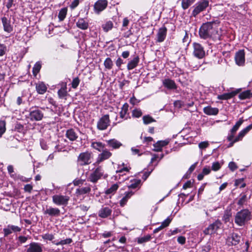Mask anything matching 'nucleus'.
I'll return each instance as SVG.
<instances>
[{
	"instance_id": "nucleus-1",
	"label": "nucleus",
	"mask_w": 252,
	"mask_h": 252,
	"mask_svg": "<svg viewBox=\"0 0 252 252\" xmlns=\"http://www.w3.org/2000/svg\"><path fill=\"white\" fill-rule=\"evenodd\" d=\"M215 21L203 23L199 30L200 38L203 39L212 38L213 40H220V34L218 29L214 27Z\"/></svg>"
},
{
	"instance_id": "nucleus-2",
	"label": "nucleus",
	"mask_w": 252,
	"mask_h": 252,
	"mask_svg": "<svg viewBox=\"0 0 252 252\" xmlns=\"http://www.w3.org/2000/svg\"><path fill=\"white\" fill-rule=\"evenodd\" d=\"M252 218V212L248 209H243L236 213L234 222L239 226H244L251 220Z\"/></svg>"
},
{
	"instance_id": "nucleus-3",
	"label": "nucleus",
	"mask_w": 252,
	"mask_h": 252,
	"mask_svg": "<svg viewBox=\"0 0 252 252\" xmlns=\"http://www.w3.org/2000/svg\"><path fill=\"white\" fill-rule=\"evenodd\" d=\"M44 113L39 107L35 106L29 109V114L28 118L31 121H40L42 120Z\"/></svg>"
},
{
	"instance_id": "nucleus-4",
	"label": "nucleus",
	"mask_w": 252,
	"mask_h": 252,
	"mask_svg": "<svg viewBox=\"0 0 252 252\" xmlns=\"http://www.w3.org/2000/svg\"><path fill=\"white\" fill-rule=\"evenodd\" d=\"M209 1L208 0H201L197 2L193 6V9L191 13V17H196L200 13L205 10L208 7Z\"/></svg>"
},
{
	"instance_id": "nucleus-5",
	"label": "nucleus",
	"mask_w": 252,
	"mask_h": 252,
	"mask_svg": "<svg viewBox=\"0 0 252 252\" xmlns=\"http://www.w3.org/2000/svg\"><path fill=\"white\" fill-rule=\"evenodd\" d=\"M70 200V197L62 194H55L52 196L53 202L57 206H66Z\"/></svg>"
},
{
	"instance_id": "nucleus-6",
	"label": "nucleus",
	"mask_w": 252,
	"mask_h": 252,
	"mask_svg": "<svg viewBox=\"0 0 252 252\" xmlns=\"http://www.w3.org/2000/svg\"><path fill=\"white\" fill-rule=\"evenodd\" d=\"M92 153L89 152L80 154L77 158L78 164L80 166L89 165L92 162Z\"/></svg>"
},
{
	"instance_id": "nucleus-7",
	"label": "nucleus",
	"mask_w": 252,
	"mask_h": 252,
	"mask_svg": "<svg viewBox=\"0 0 252 252\" xmlns=\"http://www.w3.org/2000/svg\"><path fill=\"white\" fill-rule=\"evenodd\" d=\"M221 225L222 223L221 221L218 220L206 228L203 231L205 235H211L215 233L221 227Z\"/></svg>"
},
{
	"instance_id": "nucleus-8",
	"label": "nucleus",
	"mask_w": 252,
	"mask_h": 252,
	"mask_svg": "<svg viewBox=\"0 0 252 252\" xmlns=\"http://www.w3.org/2000/svg\"><path fill=\"white\" fill-rule=\"evenodd\" d=\"M103 171L102 168L99 166L96 168L94 171L91 173L88 180L93 183H96L102 176Z\"/></svg>"
},
{
	"instance_id": "nucleus-9",
	"label": "nucleus",
	"mask_w": 252,
	"mask_h": 252,
	"mask_svg": "<svg viewBox=\"0 0 252 252\" xmlns=\"http://www.w3.org/2000/svg\"><path fill=\"white\" fill-rule=\"evenodd\" d=\"M110 123L109 115H104L97 122V128L100 130H105L109 126Z\"/></svg>"
},
{
	"instance_id": "nucleus-10",
	"label": "nucleus",
	"mask_w": 252,
	"mask_h": 252,
	"mask_svg": "<svg viewBox=\"0 0 252 252\" xmlns=\"http://www.w3.org/2000/svg\"><path fill=\"white\" fill-rule=\"evenodd\" d=\"M193 55L198 58L202 59L205 56V51L202 46L198 43H193Z\"/></svg>"
},
{
	"instance_id": "nucleus-11",
	"label": "nucleus",
	"mask_w": 252,
	"mask_h": 252,
	"mask_svg": "<svg viewBox=\"0 0 252 252\" xmlns=\"http://www.w3.org/2000/svg\"><path fill=\"white\" fill-rule=\"evenodd\" d=\"M235 61L237 65L243 66L245 63V53L244 50H240L235 53Z\"/></svg>"
},
{
	"instance_id": "nucleus-12",
	"label": "nucleus",
	"mask_w": 252,
	"mask_h": 252,
	"mask_svg": "<svg viewBox=\"0 0 252 252\" xmlns=\"http://www.w3.org/2000/svg\"><path fill=\"white\" fill-rule=\"evenodd\" d=\"M241 237L237 233H233L226 239V243L228 246H236L240 241Z\"/></svg>"
},
{
	"instance_id": "nucleus-13",
	"label": "nucleus",
	"mask_w": 252,
	"mask_h": 252,
	"mask_svg": "<svg viewBox=\"0 0 252 252\" xmlns=\"http://www.w3.org/2000/svg\"><path fill=\"white\" fill-rule=\"evenodd\" d=\"M108 1L107 0H98L94 4V10L96 13L99 14L104 10L107 6Z\"/></svg>"
},
{
	"instance_id": "nucleus-14",
	"label": "nucleus",
	"mask_w": 252,
	"mask_h": 252,
	"mask_svg": "<svg viewBox=\"0 0 252 252\" xmlns=\"http://www.w3.org/2000/svg\"><path fill=\"white\" fill-rule=\"evenodd\" d=\"M251 197V195L248 196L246 192H242L237 198V204L241 207L247 205Z\"/></svg>"
},
{
	"instance_id": "nucleus-15",
	"label": "nucleus",
	"mask_w": 252,
	"mask_h": 252,
	"mask_svg": "<svg viewBox=\"0 0 252 252\" xmlns=\"http://www.w3.org/2000/svg\"><path fill=\"white\" fill-rule=\"evenodd\" d=\"M80 132L78 129L70 128L67 129L65 132V136L71 141L77 140L79 135L78 133Z\"/></svg>"
},
{
	"instance_id": "nucleus-16",
	"label": "nucleus",
	"mask_w": 252,
	"mask_h": 252,
	"mask_svg": "<svg viewBox=\"0 0 252 252\" xmlns=\"http://www.w3.org/2000/svg\"><path fill=\"white\" fill-rule=\"evenodd\" d=\"M102 153L98 155L95 163L99 164L103 161L108 159L111 156L112 153L105 148L102 150Z\"/></svg>"
},
{
	"instance_id": "nucleus-17",
	"label": "nucleus",
	"mask_w": 252,
	"mask_h": 252,
	"mask_svg": "<svg viewBox=\"0 0 252 252\" xmlns=\"http://www.w3.org/2000/svg\"><path fill=\"white\" fill-rule=\"evenodd\" d=\"M167 28L165 26L160 28L158 30L157 34V42H162L165 40L167 34Z\"/></svg>"
},
{
	"instance_id": "nucleus-18",
	"label": "nucleus",
	"mask_w": 252,
	"mask_h": 252,
	"mask_svg": "<svg viewBox=\"0 0 252 252\" xmlns=\"http://www.w3.org/2000/svg\"><path fill=\"white\" fill-rule=\"evenodd\" d=\"M44 215H48L50 217H59L60 215V210L58 208H53L49 207L47 208L43 212Z\"/></svg>"
},
{
	"instance_id": "nucleus-19",
	"label": "nucleus",
	"mask_w": 252,
	"mask_h": 252,
	"mask_svg": "<svg viewBox=\"0 0 252 252\" xmlns=\"http://www.w3.org/2000/svg\"><path fill=\"white\" fill-rule=\"evenodd\" d=\"M85 186L79 187L76 190V194L77 195H82L90 193L91 190V185L87 183L85 184Z\"/></svg>"
},
{
	"instance_id": "nucleus-20",
	"label": "nucleus",
	"mask_w": 252,
	"mask_h": 252,
	"mask_svg": "<svg viewBox=\"0 0 252 252\" xmlns=\"http://www.w3.org/2000/svg\"><path fill=\"white\" fill-rule=\"evenodd\" d=\"M140 61V58L138 56H135L133 58L127 63V69L128 70H132L135 68L138 64Z\"/></svg>"
},
{
	"instance_id": "nucleus-21",
	"label": "nucleus",
	"mask_w": 252,
	"mask_h": 252,
	"mask_svg": "<svg viewBox=\"0 0 252 252\" xmlns=\"http://www.w3.org/2000/svg\"><path fill=\"white\" fill-rule=\"evenodd\" d=\"M42 249L40 244L37 243H31L27 249V252H42Z\"/></svg>"
},
{
	"instance_id": "nucleus-22",
	"label": "nucleus",
	"mask_w": 252,
	"mask_h": 252,
	"mask_svg": "<svg viewBox=\"0 0 252 252\" xmlns=\"http://www.w3.org/2000/svg\"><path fill=\"white\" fill-rule=\"evenodd\" d=\"M162 84L164 87L169 90L176 89L177 86L174 81L170 79H165L162 81Z\"/></svg>"
},
{
	"instance_id": "nucleus-23",
	"label": "nucleus",
	"mask_w": 252,
	"mask_h": 252,
	"mask_svg": "<svg viewBox=\"0 0 252 252\" xmlns=\"http://www.w3.org/2000/svg\"><path fill=\"white\" fill-rule=\"evenodd\" d=\"M1 21L4 31L8 33L11 32L13 30V27L11 24L10 20H8L6 17H3L1 19Z\"/></svg>"
},
{
	"instance_id": "nucleus-24",
	"label": "nucleus",
	"mask_w": 252,
	"mask_h": 252,
	"mask_svg": "<svg viewBox=\"0 0 252 252\" xmlns=\"http://www.w3.org/2000/svg\"><path fill=\"white\" fill-rule=\"evenodd\" d=\"M112 210L108 207L101 208L98 212V216L101 218H106L110 216Z\"/></svg>"
},
{
	"instance_id": "nucleus-25",
	"label": "nucleus",
	"mask_w": 252,
	"mask_h": 252,
	"mask_svg": "<svg viewBox=\"0 0 252 252\" xmlns=\"http://www.w3.org/2000/svg\"><path fill=\"white\" fill-rule=\"evenodd\" d=\"M107 145L112 149H117L119 148L122 144L115 139H112L106 141Z\"/></svg>"
},
{
	"instance_id": "nucleus-26",
	"label": "nucleus",
	"mask_w": 252,
	"mask_h": 252,
	"mask_svg": "<svg viewBox=\"0 0 252 252\" xmlns=\"http://www.w3.org/2000/svg\"><path fill=\"white\" fill-rule=\"evenodd\" d=\"M219 109L216 107H212L211 106L205 107L203 108V112L208 115H216L219 113Z\"/></svg>"
},
{
	"instance_id": "nucleus-27",
	"label": "nucleus",
	"mask_w": 252,
	"mask_h": 252,
	"mask_svg": "<svg viewBox=\"0 0 252 252\" xmlns=\"http://www.w3.org/2000/svg\"><path fill=\"white\" fill-rule=\"evenodd\" d=\"M252 129V124H251L240 131L238 136L235 138V141H239V140H241L243 137Z\"/></svg>"
},
{
	"instance_id": "nucleus-28",
	"label": "nucleus",
	"mask_w": 252,
	"mask_h": 252,
	"mask_svg": "<svg viewBox=\"0 0 252 252\" xmlns=\"http://www.w3.org/2000/svg\"><path fill=\"white\" fill-rule=\"evenodd\" d=\"M169 143L168 140L158 141L154 144L155 148L154 150L156 152H160L162 150V148L167 145Z\"/></svg>"
},
{
	"instance_id": "nucleus-29",
	"label": "nucleus",
	"mask_w": 252,
	"mask_h": 252,
	"mask_svg": "<svg viewBox=\"0 0 252 252\" xmlns=\"http://www.w3.org/2000/svg\"><path fill=\"white\" fill-rule=\"evenodd\" d=\"M36 91L39 94H44L47 91V87L45 85V84L42 82H40L36 84Z\"/></svg>"
},
{
	"instance_id": "nucleus-30",
	"label": "nucleus",
	"mask_w": 252,
	"mask_h": 252,
	"mask_svg": "<svg viewBox=\"0 0 252 252\" xmlns=\"http://www.w3.org/2000/svg\"><path fill=\"white\" fill-rule=\"evenodd\" d=\"M76 26L79 29L83 30L88 29L89 27V23L86 22L84 19L80 18L76 23Z\"/></svg>"
},
{
	"instance_id": "nucleus-31",
	"label": "nucleus",
	"mask_w": 252,
	"mask_h": 252,
	"mask_svg": "<svg viewBox=\"0 0 252 252\" xmlns=\"http://www.w3.org/2000/svg\"><path fill=\"white\" fill-rule=\"evenodd\" d=\"M237 93L235 91L228 93H224L222 94L219 95L218 96V98L220 100H227L235 96Z\"/></svg>"
},
{
	"instance_id": "nucleus-32",
	"label": "nucleus",
	"mask_w": 252,
	"mask_h": 252,
	"mask_svg": "<svg viewBox=\"0 0 252 252\" xmlns=\"http://www.w3.org/2000/svg\"><path fill=\"white\" fill-rule=\"evenodd\" d=\"M67 87L66 85H65L64 86L62 87L58 92V94L59 97L61 99H66V97L68 95V94L67 91Z\"/></svg>"
},
{
	"instance_id": "nucleus-33",
	"label": "nucleus",
	"mask_w": 252,
	"mask_h": 252,
	"mask_svg": "<svg viewBox=\"0 0 252 252\" xmlns=\"http://www.w3.org/2000/svg\"><path fill=\"white\" fill-rule=\"evenodd\" d=\"M129 105L127 103H125L121 108V111L120 112V117L122 119H125V120L127 119L128 117H126V115L127 114L128 110Z\"/></svg>"
},
{
	"instance_id": "nucleus-34",
	"label": "nucleus",
	"mask_w": 252,
	"mask_h": 252,
	"mask_svg": "<svg viewBox=\"0 0 252 252\" xmlns=\"http://www.w3.org/2000/svg\"><path fill=\"white\" fill-rule=\"evenodd\" d=\"M196 0H182L181 6L184 10L187 9Z\"/></svg>"
},
{
	"instance_id": "nucleus-35",
	"label": "nucleus",
	"mask_w": 252,
	"mask_h": 252,
	"mask_svg": "<svg viewBox=\"0 0 252 252\" xmlns=\"http://www.w3.org/2000/svg\"><path fill=\"white\" fill-rule=\"evenodd\" d=\"M252 96V93L251 91L247 90L241 93L239 95V97L240 99H245L249 98Z\"/></svg>"
},
{
	"instance_id": "nucleus-36",
	"label": "nucleus",
	"mask_w": 252,
	"mask_h": 252,
	"mask_svg": "<svg viewBox=\"0 0 252 252\" xmlns=\"http://www.w3.org/2000/svg\"><path fill=\"white\" fill-rule=\"evenodd\" d=\"M67 12V8L66 7L63 8L60 10L58 15V18L60 21H63L64 20L66 17Z\"/></svg>"
},
{
	"instance_id": "nucleus-37",
	"label": "nucleus",
	"mask_w": 252,
	"mask_h": 252,
	"mask_svg": "<svg viewBox=\"0 0 252 252\" xmlns=\"http://www.w3.org/2000/svg\"><path fill=\"white\" fill-rule=\"evenodd\" d=\"M92 146L93 147V148L98 150L99 152H101L105 148V145L103 144L101 142H95L92 143Z\"/></svg>"
},
{
	"instance_id": "nucleus-38",
	"label": "nucleus",
	"mask_w": 252,
	"mask_h": 252,
	"mask_svg": "<svg viewBox=\"0 0 252 252\" xmlns=\"http://www.w3.org/2000/svg\"><path fill=\"white\" fill-rule=\"evenodd\" d=\"M104 65L106 69L110 70L113 66V63L110 58H107L104 62Z\"/></svg>"
},
{
	"instance_id": "nucleus-39",
	"label": "nucleus",
	"mask_w": 252,
	"mask_h": 252,
	"mask_svg": "<svg viewBox=\"0 0 252 252\" xmlns=\"http://www.w3.org/2000/svg\"><path fill=\"white\" fill-rule=\"evenodd\" d=\"M113 27V24L110 21L106 22L105 24L102 25V28L105 32H108L109 31L111 30Z\"/></svg>"
},
{
	"instance_id": "nucleus-40",
	"label": "nucleus",
	"mask_w": 252,
	"mask_h": 252,
	"mask_svg": "<svg viewBox=\"0 0 252 252\" xmlns=\"http://www.w3.org/2000/svg\"><path fill=\"white\" fill-rule=\"evenodd\" d=\"M244 120L242 118H240L238 122L235 124L233 127L231 129V133H235L239 129V127L243 124Z\"/></svg>"
},
{
	"instance_id": "nucleus-41",
	"label": "nucleus",
	"mask_w": 252,
	"mask_h": 252,
	"mask_svg": "<svg viewBox=\"0 0 252 252\" xmlns=\"http://www.w3.org/2000/svg\"><path fill=\"white\" fill-rule=\"evenodd\" d=\"M151 239L150 235H147L144 237L137 238V243L139 244H143L149 241Z\"/></svg>"
},
{
	"instance_id": "nucleus-42",
	"label": "nucleus",
	"mask_w": 252,
	"mask_h": 252,
	"mask_svg": "<svg viewBox=\"0 0 252 252\" xmlns=\"http://www.w3.org/2000/svg\"><path fill=\"white\" fill-rule=\"evenodd\" d=\"M118 187L119 186L117 184H114L105 191V193L106 194H113L118 189Z\"/></svg>"
},
{
	"instance_id": "nucleus-43",
	"label": "nucleus",
	"mask_w": 252,
	"mask_h": 252,
	"mask_svg": "<svg viewBox=\"0 0 252 252\" xmlns=\"http://www.w3.org/2000/svg\"><path fill=\"white\" fill-rule=\"evenodd\" d=\"M232 216V213L230 210H226L224 212V214L222 217V220L225 222L229 221L230 219Z\"/></svg>"
},
{
	"instance_id": "nucleus-44",
	"label": "nucleus",
	"mask_w": 252,
	"mask_h": 252,
	"mask_svg": "<svg viewBox=\"0 0 252 252\" xmlns=\"http://www.w3.org/2000/svg\"><path fill=\"white\" fill-rule=\"evenodd\" d=\"M244 178H240L235 180L234 185L236 187L240 186V188H244L246 186V184L244 182Z\"/></svg>"
},
{
	"instance_id": "nucleus-45",
	"label": "nucleus",
	"mask_w": 252,
	"mask_h": 252,
	"mask_svg": "<svg viewBox=\"0 0 252 252\" xmlns=\"http://www.w3.org/2000/svg\"><path fill=\"white\" fill-rule=\"evenodd\" d=\"M72 240L71 238H67L65 240H63L57 242L56 241H54L53 242L54 244H55L56 245H65V244H69L71 243H72Z\"/></svg>"
},
{
	"instance_id": "nucleus-46",
	"label": "nucleus",
	"mask_w": 252,
	"mask_h": 252,
	"mask_svg": "<svg viewBox=\"0 0 252 252\" xmlns=\"http://www.w3.org/2000/svg\"><path fill=\"white\" fill-rule=\"evenodd\" d=\"M41 67V65L40 62H36L32 68V73L34 76L39 72Z\"/></svg>"
},
{
	"instance_id": "nucleus-47",
	"label": "nucleus",
	"mask_w": 252,
	"mask_h": 252,
	"mask_svg": "<svg viewBox=\"0 0 252 252\" xmlns=\"http://www.w3.org/2000/svg\"><path fill=\"white\" fill-rule=\"evenodd\" d=\"M143 120L144 124L145 125L156 122V120L149 115L144 116L143 117Z\"/></svg>"
},
{
	"instance_id": "nucleus-48",
	"label": "nucleus",
	"mask_w": 252,
	"mask_h": 252,
	"mask_svg": "<svg viewBox=\"0 0 252 252\" xmlns=\"http://www.w3.org/2000/svg\"><path fill=\"white\" fill-rule=\"evenodd\" d=\"M7 170L8 173L10 174V176L13 178H20V176H17L16 174H12L14 172L13 167L11 165H9L7 167Z\"/></svg>"
},
{
	"instance_id": "nucleus-49",
	"label": "nucleus",
	"mask_w": 252,
	"mask_h": 252,
	"mask_svg": "<svg viewBox=\"0 0 252 252\" xmlns=\"http://www.w3.org/2000/svg\"><path fill=\"white\" fill-rule=\"evenodd\" d=\"M142 115V112L139 109H135L132 112V116L134 118H139Z\"/></svg>"
},
{
	"instance_id": "nucleus-50",
	"label": "nucleus",
	"mask_w": 252,
	"mask_h": 252,
	"mask_svg": "<svg viewBox=\"0 0 252 252\" xmlns=\"http://www.w3.org/2000/svg\"><path fill=\"white\" fill-rule=\"evenodd\" d=\"M80 80L78 77L73 78L71 82L72 88L73 89L77 88L80 83Z\"/></svg>"
},
{
	"instance_id": "nucleus-51",
	"label": "nucleus",
	"mask_w": 252,
	"mask_h": 252,
	"mask_svg": "<svg viewBox=\"0 0 252 252\" xmlns=\"http://www.w3.org/2000/svg\"><path fill=\"white\" fill-rule=\"evenodd\" d=\"M141 183L140 180H136L133 181L130 185L128 186L129 189H136L137 188Z\"/></svg>"
},
{
	"instance_id": "nucleus-52",
	"label": "nucleus",
	"mask_w": 252,
	"mask_h": 252,
	"mask_svg": "<svg viewBox=\"0 0 252 252\" xmlns=\"http://www.w3.org/2000/svg\"><path fill=\"white\" fill-rule=\"evenodd\" d=\"M221 166V164L219 162H215L212 163V169L214 171L219 170Z\"/></svg>"
},
{
	"instance_id": "nucleus-53",
	"label": "nucleus",
	"mask_w": 252,
	"mask_h": 252,
	"mask_svg": "<svg viewBox=\"0 0 252 252\" xmlns=\"http://www.w3.org/2000/svg\"><path fill=\"white\" fill-rule=\"evenodd\" d=\"M211 250V246L210 244L207 243L205 245L201 247L200 252H209Z\"/></svg>"
},
{
	"instance_id": "nucleus-54",
	"label": "nucleus",
	"mask_w": 252,
	"mask_h": 252,
	"mask_svg": "<svg viewBox=\"0 0 252 252\" xmlns=\"http://www.w3.org/2000/svg\"><path fill=\"white\" fill-rule=\"evenodd\" d=\"M85 181V180L83 179H75L73 181V183L74 186L80 187V186L84 184Z\"/></svg>"
},
{
	"instance_id": "nucleus-55",
	"label": "nucleus",
	"mask_w": 252,
	"mask_h": 252,
	"mask_svg": "<svg viewBox=\"0 0 252 252\" xmlns=\"http://www.w3.org/2000/svg\"><path fill=\"white\" fill-rule=\"evenodd\" d=\"M3 232H4V236L5 237H8L9 235L11 234L12 233V231L11 229H10V227L9 226V225L7 226V227L4 228L3 229Z\"/></svg>"
},
{
	"instance_id": "nucleus-56",
	"label": "nucleus",
	"mask_w": 252,
	"mask_h": 252,
	"mask_svg": "<svg viewBox=\"0 0 252 252\" xmlns=\"http://www.w3.org/2000/svg\"><path fill=\"white\" fill-rule=\"evenodd\" d=\"M42 237L44 240H48L50 241H52L54 239V236L53 234L46 233L42 236Z\"/></svg>"
},
{
	"instance_id": "nucleus-57",
	"label": "nucleus",
	"mask_w": 252,
	"mask_h": 252,
	"mask_svg": "<svg viewBox=\"0 0 252 252\" xmlns=\"http://www.w3.org/2000/svg\"><path fill=\"white\" fill-rule=\"evenodd\" d=\"M171 220L172 219L170 218V217H168L161 223V225L162 226L163 228L168 226L169 225L170 223L171 222Z\"/></svg>"
},
{
	"instance_id": "nucleus-58",
	"label": "nucleus",
	"mask_w": 252,
	"mask_h": 252,
	"mask_svg": "<svg viewBox=\"0 0 252 252\" xmlns=\"http://www.w3.org/2000/svg\"><path fill=\"white\" fill-rule=\"evenodd\" d=\"M228 167L230 169V170L232 171H235L238 168L236 164L233 161L229 162L228 164Z\"/></svg>"
},
{
	"instance_id": "nucleus-59",
	"label": "nucleus",
	"mask_w": 252,
	"mask_h": 252,
	"mask_svg": "<svg viewBox=\"0 0 252 252\" xmlns=\"http://www.w3.org/2000/svg\"><path fill=\"white\" fill-rule=\"evenodd\" d=\"M9 51V48L5 45L1 44V56L5 55Z\"/></svg>"
},
{
	"instance_id": "nucleus-60",
	"label": "nucleus",
	"mask_w": 252,
	"mask_h": 252,
	"mask_svg": "<svg viewBox=\"0 0 252 252\" xmlns=\"http://www.w3.org/2000/svg\"><path fill=\"white\" fill-rule=\"evenodd\" d=\"M15 129L18 132H21L24 129V126L20 123H17L15 125Z\"/></svg>"
},
{
	"instance_id": "nucleus-61",
	"label": "nucleus",
	"mask_w": 252,
	"mask_h": 252,
	"mask_svg": "<svg viewBox=\"0 0 252 252\" xmlns=\"http://www.w3.org/2000/svg\"><path fill=\"white\" fill-rule=\"evenodd\" d=\"M121 247H117L115 245L113 244L112 246L109 247V252H118V249L121 248Z\"/></svg>"
},
{
	"instance_id": "nucleus-62",
	"label": "nucleus",
	"mask_w": 252,
	"mask_h": 252,
	"mask_svg": "<svg viewBox=\"0 0 252 252\" xmlns=\"http://www.w3.org/2000/svg\"><path fill=\"white\" fill-rule=\"evenodd\" d=\"M209 146V143L207 141H204L200 142L199 145V148L200 149H203L207 148Z\"/></svg>"
},
{
	"instance_id": "nucleus-63",
	"label": "nucleus",
	"mask_w": 252,
	"mask_h": 252,
	"mask_svg": "<svg viewBox=\"0 0 252 252\" xmlns=\"http://www.w3.org/2000/svg\"><path fill=\"white\" fill-rule=\"evenodd\" d=\"M10 227V229H11L12 232H20L21 230V228L17 226L13 225H8Z\"/></svg>"
},
{
	"instance_id": "nucleus-64",
	"label": "nucleus",
	"mask_w": 252,
	"mask_h": 252,
	"mask_svg": "<svg viewBox=\"0 0 252 252\" xmlns=\"http://www.w3.org/2000/svg\"><path fill=\"white\" fill-rule=\"evenodd\" d=\"M128 199V196L123 197L120 201V204L121 206H122V207L124 206V205L126 204V202L127 201Z\"/></svg>"
}]
</instances>
